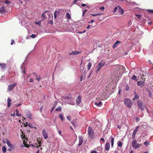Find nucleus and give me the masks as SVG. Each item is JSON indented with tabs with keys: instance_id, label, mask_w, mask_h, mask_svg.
<instances>
[{
	"instance_id": "26",
	"label": "nucleus",
	"mask_w": 153,
	"mask_h": 153,
	"mask_svg": "<svg viewBox=\"0 0 153 153\" xmlns=\"http://www.w3.org/2000/svg\"><path fill=\"white\" fill-rule=\"evenodd\" d=\"M19 111L17 110L16 111V115L18 116H21L22 114H19Z\"/></svg>"
},
{
	"instance_id": "44",
	"label": "nucleus",
	"mask_w": 153,
	"mask_h": 153,
	"mask_svg": "<svg viewBox=\"0 0 153 153\" xmlns=\"http://www.w3.org/2000/svg\"><path fill=\"white\" fill-rule=\"evenodd\" d=\"M104 7H100V9L101 10V11H103V10H104Z\"/></svg>"
},
{
	"instance_id": "5",
	"label": "nucleus",
	"mask_w": 153,
	"mask_h": 153,
	"mask_svg": "<svg viewBox=\"0 0 153 153\" xmlns=\"http://www.w3.org/2000/svg\"><path fill=\"white\" fill-rule=\"evenodd\" d=\"M124 103L126 106L129 108H130L132 104V102L130 100L128 99H126L124 101Z\"/></svg>"
},
{
	"instance_id": "21",
	"label": "nucleus",
	"mask_w": 153,
	"mask_h": 153,
	"mask_svg": "<svg viewBox=\"0 0 153 153\" xmlns=\"http://www.w3.org/2000/svg\"><path fill=\"white\" fill-rule=\"evenodd\" d=\"M135 93V96L133 98V100H137L139 98V96L138 95L136 94L135 92H134Z\"/></svg>"
},
{
	"instance_id": "3",
	"label": "nucleus",
	"mask_w": 153,
	"mask_h": 153,
	"mask_svg": "<svg viewBox=\"0 0 153 153\" xmlns=\"http://www.w3.org/2000/svg\"><path fill=\"white\" fill-rule=\"evenodd\" d=\"M137 104L140 109L141 111L144 110L146 107V106L142 101L140 100H138L137 101Z\"/></svg>"
},
{
	"instance_id": "36",
	"label": "nucleus",
	"mask_w": 153,
	"mask_h": 153,
	"mask_svg": "<svg viewBox=\"0 0 153 153\" xmlns=\"http://www.w3.org/2000/svg\"><path fill=\"white\" fill-rule=\"evenodd\" d=\"M2 150L3 152L4 153L5 152H6L7 149L5 146H3L2 148Z\"/></svg>"
},
{
	"instance_id": "63",
	"label": "nucleus",
	"mask_w": 153,
	"mask_h": 153,
	"mask_svg": "<svg viewBox=\"0 0 153 153\" xmlns=\"http://www.w3.org/2000/svg\"><path fill=\"white\" fill-rule=\"evenodd\" d=\"M81 5L82 7H84L85 6H86V4H81Z\"/></svg>"
},
{
	"instance_id": "14",
	"label": "nucleus",
	"mask_w": 153,
	"mask_h": 153,
	"mask_svg": "<svg viewBox=\"0 0 153 153\" xmlns=\"http://www.w3.org/2000/svg\"><path fill=\"white\" fill-rule=\"evenodd\" d=\"M110 148V144L108 143H107L105 146V149L108 151Z\"/></svg>"
},
{
	"instance_id": "27",
	"label": "nucleus",
	"mask_w": 153,
	"mask_h": 153,
	"mask_svg": "<svg viewBox=\"0 0 153 153\" xmlns=\"http://www.w3.org/2000/svg\"><path fill=\"white\" fill-rule=\"evenodd\" d=\"M131 79L134 80H135L136 81H137V76H136L135 75H134L132 76V77H131Z\"/></svg>"
},
{
	"instance_id": "57",
	"label": "nucleus",
	"mask_w": 153,
	"mask_h": 153,
	"mask_svg": "<svg viewBox=\"0 0 153 153\" xmlns=\"http://www.w3.org/2000/svg\"><path fill=\"white\" fill-rule=\"evenodd\" d=\"M140 120V118L138 117H137L136 118V121H137V122H139Z\"/></svg>"
},
{
	"instance_id": "47",
	"label": "nucleus",
	"mask_w": 153,
	"mask_h": 153,
	"mask_svg": "<svg viewBox=\"0 0 153 153\" xmlns=\"http://www.w3.org/2000/svg\"><path fill=\"white\" fill-rule=\"evenodd\" d=\"M4 3L6 4H9L10 3V2L9 1H6L4 2Z\"/></svg>"
},
{
	"instance_id": "64",
	"label": "nucleus",
	"mask_w": 153,
	"mask_h": 153,
	"mask_svg": "<svg viewBox=\"0 0 153 153\" xmlns=\"http://www.w3.org/2000/svg\"><path fill=\"white\" fill-rule=\"evenodd\" d=\"M100 140H102V141H103L104 142H105V140H104V139L103 138H101L100 139Z\"/></svg>"
},
{
	"instance_id": "39",
	"label": "nucleus",
	"mask_w": 153,
	"mask_h": 153,
	"mask_svg": "<svg viewBox=\"0 0 153 153\" xmlns=\"http://www.w3.org/2000/svg\"><path fill=\"white\" fill-rule=\"evenodd\" d=\"M35 76H36V79L38 80V81H39L40 79V76L39 77H38L36 74L35 75Z\"/></svg>"
},
{
	"instance_id": "59",
	"label": "nucleus",
	"mask_w": 153,
	"mask_h": 153,
	"mask_svg": "<svg viewBox=\"0 0 153 153\" xmlns=\"http://www.w3.org/2000/svg\"><path fill=\"white\" fill-rule=\"evenodd\" d=\"M14 43V41L13 40H11V45H13V43Z\"/></svg>"
},
{
	"instance_id": "29",
	"label": "nucleus",
	"mask_w": 153,
	"mask_h": 153,
	"mask_svg": "<svg viewBox=\"0 0 153 153\" xmlns=\"http://www.w3.org/2000/svg\"><path fill=\"white\" fill-rule=\"evenodd\" d=\"M149 142L148 141H146L144 142L143 145H145L146 146H147L149 145Z\"/></svg>"
},
{
	"instance_id": "46",
	"label": "nucleus",
	"mask_w": 153,
	"mask_h": 153,
	"mask_svg": "<svg viewBox=\"0 0 153 153\" xmlns=\"http://www.w3.org/2000/svg\"><path fill=\"white\" fill-rule=\"evenodd\" d=\"M87 11V10H85L83 11L82 13V16H84V14Z\"/></svg>"
},
{
	"instance_id": "51",
	"label": "nucleus",
	"mask_w": 153,
	"mask_h": 153,
	"mask_svg": "<svg viewBox=\"0 0 153 153\" xmlns=\"http://www.w3.org/2000/svg\"><path fill=\"white\" fill-rule=\"evenodd\" d=\"M55 108V106H53V107H52V109H51V112H52V111Z\"/></svg>"
},
{
	"instance_id": "40",
	"label": "nucleus",
	"mask_w": 153,
	"mask_h": 153,
	"mask_svg": "<svg viewBox=\"0 0 153 153\" xmlns=\"http://www.w3.org/2000/svg\"><path fill=\"white\" fill-rule=\"evenodd\" d=\"M48 23L49 24H51L52 25L53 24V19H51L49 21Z\"/></svg>"
},
{
	"instance_id": "53",
	"label": "nucleus",
	"mask_w": 153,
	"mask_h": 153,
	"mask_svg": "<svg viewBox=\"0 0 153 153\" xmlns=\"http://www.w3.org/2000/svg\"><path fill=\"white\" fill-rule=\"evenodd\" d=\"M57 101H55L54 102V105H53V106H55V107L57 105Z\"/></svg>"
},
{
	"instance_id": "33",
	"label": "nucleus",
	"mask_w": 153,
	"mask_h": 153,
	"mask_svg": "<svg viewBox=\"0 0 153 153\" xmlns=\"http://www.w3.org/2000/svg\"><path fill=\"white\" fill-rule=\"evenodd\" d=\"M48 11H45V12H44V13H43L42 14V17L43 18V19H45V17L44 15V14L45 13L47 12H48Z\"/></svg>"
},
{
	"instance_id": "8",
	"label": "nucleus",
	"mask_w": 153,
	"mask_h": 153,
	"mask_svg": "<svg viewBox=\"0 0 153 153\" xmlns=\"http://www.w3.org/2000/svg\"><path fill=\"white\" fill-rule=\"evenodd\" d=\"M16 84V83H15L14 84L9 85L7 89L9 91H10L15 87Z\"/></svg>"
},
{
	"instance_id": "18",
	"label": "nucleus",
	"mask_w": 153,
	"mask_h": 153,
	"mask_svg": "<svg viewBox=\"0 0 153 153\" xmlns=\"http://www.w3.org/2000/svg\"><path fill=\"white\" fill-rule=\"evenodd\" d=\"M120 42V41L117 40L115 43H114L112 47L113 48H115L117 45Z\"/></svg>"
},
{
	"instance_id": "1",
	"label": "nucleus",
	"mask_w": 153,
	"mask_h": 153,
	"mask_svg": "<svg viewBox=\"0 0 153 153\" xmlns=\"http://www.w3.org/2000/svg\"><path fill=\"white\" fill-rule=\"evenodd\" d=\"M62 102L69 104L73 105L74 104V99L69 95H68L66 96L63 97L62 98Z\"/></svg>"
},
{
	"instance_id": "48",
	"label": "nucleus",
	"mask_w": 153,
	"mask_h": 153,
	"mask_svg": "<svg viewBox=\"0 0 153 153\" xmlns=\"http://www.w3.org/2000/svg\"><path fill=\"white\" fill-rule=\"evenodd\" d=\"M4 117V114L0 113V117H1V118H3Z\"/></svg>"
},
{
	"instance_id": "55",
	"label": "nucleus",
	"mask_w": 153,
	"mask_h": 153,
	"mask_svg": "<svg viewBox=\"0 0 153 153\" xmlns=\"http://www.w3.org/2000/svg\"><path fill=\"white\" fill-rule=\"evenodd\" d=\"M28 126H29V127L30 128H33V127H32V125L30 123H29L28 125Z\"/></svg>"
},
{
	"instance_id": "32",
	"label": "nucleus",
	"mask_w": 153,
	"mask_h": 153,
	"mask_svg": "<svg viewBox=\"0 0 153 153\" xmlns=\"http://www.w3.org/2000/svg\"><path fill=\"white\" fill-rule=\"evenodd\" d=\"M66 17L69 19H71V17L69 13H68L66 14Z\"/></svg>"
},
{
	"instance_id": "30",
	"label": "nucleus",
	"mask_w": 153,
	"mask_h": 153,
	"mask_svg": "<svg viewBox=\"0 0 153 153\" xmlns=\"http://www.w3.org/2000/svg\"><path fill=\"white\" fill-rule=\"evenodd\" d=\"M105 64L103 63H102L101 62H100V63H99L98 65L101 68H102L103 66Z\"/></svg>"
},
{
	"instance_id": "10",
	"label": "nucleus",
	"mask_w": 153,
	"mask_h": 153,
	"mask_svg": "<svg viewBox=\"0 0 153 153\" xmlns=\"http://www.w3.org/2000/svg\"><path fill=\"white\" fill-rule=\"evenodd\" d=\"M25 113L26 114L27 116L30 119L32 118V114L31 112L28 111H26L25 112Z\"/></svg>"
},
{
	"instance_id": "13",
	"label": "nucleus",
	"mask_w": 153,
	"mask_h": 153,
	"mask_svg": "<svg viewBox=\"0 0 153 153\" xmlns=\"http://www.w3.org/2000/svg\"><path fill=\"white\" fill-rule=\"evenodd\" d=\"M42 134L44 136V138L45 139H46L48 138V134L45 130L43 129V130L42 131Z\"/></svg>"
},
{
	"instance_id": "25",
	"label": "nucleus",
	"mask_w": 153,
	"mask_h": 153,
	"mask_svg": "<svg viewBox=\"0 0 153 153\" xmlns=\"http://www.w3.org/2000/svg\"><path fill=\"white\" fill-rule=\"evenodd\" d=\"M59 12L58 11H55L54 13V17L55 18H56V16L59 14Z\"/></svg>"
},
{
	"instance_id": "35",
	"label": "nucleus",
	"mask_w": 153,
	"mask_h": 153,
	"mask_svg": "<svg viewBox=\"0 0 153 153\" xmlns=\"http://www.w3.org/2000/svg\"><path fill=\"white\" fill-rule=\"evenodd\" d=\"M62 110V108L61 107H59L55 110L56 111H60Z\"/></svg>"
},
{
	"instance_id": "17",
	"label": "nucleus",
	"mask_w": 153,
	"mask_h": 153,
	"mask_svg": "<svg viewBox=\"0 0 153 153\" xmlns=\"http://www.w3.org/2000/svg\"><path fill=\"white\" fill-rule=\"evenodd\" d=\"M11 99L10 98H8L7 100V107H10L11 105Z\"/></svg>"
},
{
	"instance_id": "45",
	"label": "nucleus",
	"mask_w": 153,
	"mask_h": 153,
	"mask_svg": "<svg viewBox=\"0 0 153 153\" xmlns=\"http://www.w3.org/2000/svg\"><path fill=\"white\" fill-rule=\"evenodd\" d=\"M136 16L138 18V19H140L141 17V15H136Z\"/></svg>"
},
{
	"instance_id": "7",
	"label": "nucleus",
	"mask_w": 153,
	"mask_h": 153,
	"mask_svg": "<svg viewBox=\"0 0 153 153\" xmlns=\"http://www.w3.org/2000/svg\"><path fill=\"white\" fill-rule=\"evenodd\" d=\"M81 97L80 96H78L76 100V103L77 105L80 106H82V104L81 103Z\"/></svg>"
},
{
	"instance_id": "54",
	"label": "nucleus",
	"mask_w": 153,
	"mask_h": 153,
	"mask_svg": "<svg viewBox=\"0 0 153 153\" xmlns=\"http://www.w3.org/2000/svg\"><path fill=\"white\" fill-rule=\"evenodd\" d=\"M126 89L127 91H128L129 90V87L128 85L126 86Z\"/></svg>"
},
{
	"instance_id": "31",
	"label": "nucleus",
	"mask_w": 153,
	"mask_h": 153,
	"mask_svg": "<svg viewBox=\"0 0 153 153\" xmlns=\"http://www.w3.org/2000/svg\"><path fill=\"white\" fill-rule=\"evenodd\" d=\"M111 146L112 147L113 146L114 142V138L112 137L111 138Z\"/></svg>"
},
{
	"instance_id": "15",
	"label": "nucleus",
	"mask_w": 153,
	"mask_h": 153,
	"mask_svg": "<svg viewBox=\"0 0 153 153\" xmlns=\"http://www.w3.org/2000/svg\"><path fill=\"white\" fill-rule=\"evenodd\" d=\"M79 143L78 144L79 146H81L83 142V137L81 136L79 137Z\"/></svg>"
},
{
	"instance_id": "28",
	"label": "nucleus",
	"mask_w": 153,
	"mask_h": 153,
	"mask_svg": "<svg viewBox=\"0 0 153 153\" xmlns=\"http://www.w3.org/2000/svg\"><path fill=\"white\" fill-rule=\"evenodd\" d=\"M91 66V64L90 62H89L87 65L88 70H89Z\"/></svg>"
},
{
	"instance_id": "43",
	"label": "nucleus",
	"mask_w": 153,
	"mask_h": 153,
	"mask_svg": "<svg viewBox=\"0 0 153 153\" xmlns=\"http://www.w3.org/2000/svg\"><path fill=\"white\" fill-rule=\"evenodd\" d=\"M141 135L143 137H144L146 136V133H143L141 134Z\"/></svg>"
},
{
	"instance_id": "49",
	"label": "nucleus",
	"mask_w": 153,
	"mask_h": 153,
	"mask_svg": "<svg viewBox=\"0 0 153 153\" xmlns=\"http://www.w3.org/2000/svg\"><path fill=\"white\" fill-rule=\"evenodd\" d=\"M36 35L35 34H32L31 35V37L32 38H35V37H36Z\"/></svg>"
},
{
	"instance_id": "23",
	"label": "nucleus",
	"mask_w": 153,
	"mask_h": 153,
	"mask_svg": "<svg viewBox=\"0 0 153 153\" xmlns=\"http://www.w3.org/2000/svg\"><path fill=\"white\" fill-rule=\"evenodd\" d=\"M0 66L1 67V68L2 69L5 68L6 66V65L4 63H0Z\"/></svg>"
},
{
	"instance_id": "41",
	"label": "nucleus",
	"mask_w": 153,
	"mask_h": 153,
	"mask_svg": "<svg viewBox=\"0 0 153 153\" xmlns=\"http://www.w3.org/2000/svg\"><path fill=\"white\" fill-rule=\"evenodd\" d=\"M147 12L149 13H153V10H148Z\"/></svg>"
},
{
	"instance_id": "38",
	"label": "nucleus",
	"mask_w": 153,
	"mask_h": 153,
	"mask_svg": "<svg viewBox=\"0 0 153 153\" xmlns=\"http://www.w3.org/2000/svg\"><path fill=\"white\" fill-rule=\"evenodd\" d=\"M59 117L63 121L64 119V117L62 114H60L59 116Z\"/></svg>"
},
{
	"instance_id": "6",
	"label": "nucleus",
	"mask_w": 153,
	"mask_h": 153,
	"mask_svg": "<svg viewBox=\"0 0 153 153\" xmlns=\"http://www.w3.org/2000/svg\"><path fill=\"white\" fill-rule=\"evenodd\" d=\"M140 145L138 144H137V140H136L134 139L133 140L132 143V146L134 149L138 148Z\"/></svg>"
},
{
	"instance_id": "16",
	"label": "nucleus",
	"mask_w": 153,
	"mask_h": 153,
	"mask_svg": "<svg viewBox=\"0 0 153 153\" xmlns=\"http://www.w3.org/2000/svg\"><path fill=\"white\" fill-rule=\"evenodd\" d=\"M80 53V52L75 51H74L73 52L70 53L69 54L70 55H75L79 54Z\"/></svg>"
},
{
	"instance_id": "24",
	"label": "nucleus",
	"mask_w": 153,
	"mask_h": 153,
	"mask_svg": "<svg viewBox=\"0 0 153 153\" xmlns=\"http://www.w3.org/2000/svg\"><path fill=\"white\" fill-rule=\"evenodd\" d=\"M102 102H100L98 103L96 102L95 103V105L98 106H100L102 105Z\"/></svg>"
},
{
	"instance_id": "9",
	"label": "nucleus",
	"mask_w": 153,
	"mask_h": 153,
	"mask_svg": "<svg viewBox=\"0 0 153 153\" xmlns=\"http://www.w3.org/2000/svg\"><path fill=\"white\" fill-rule=\"evenodd\" d=\"M139 127V126H138L134 130V131L132 134V139H134L135 137V135L136 134V133L138 131V128Z\"/></svg>"
},
{
	"instance_id": "56",
	"label": "nucleus",
	"mask_w": 153,
	"mask_h": 153,
	"mask_svg": "<svg viewBox=\"0 0 153 153\" xmlns=\"http://www.w3.org/2000/svg\"><path fill=\"white\" fill-rule=\"evenodd\" d=\"M91 153H97V152L96 151L93 150L91 152Z\"/></svg>"
},
{
	"instance_id": "52",
	"label": "nucleus",
	"mask_w": 153,
	"mask_h": 153,
	"mask_svg": "<svg viewBox=\"0 0 153 153\" xmlns=\"http://www.w3.org/2000/svg\"><path fill=\"white\" fill-rule=\"evenodd\" d=\"M85 32V30H84V31H83V32H80V31H79L77 32V33H84Z\"/></svg>"
},
{
	"instance_id": "58",
	"label": "nucleus",
	"mask_w": 153,
	"mask_h": 153,
	"mask_svg": "<svg viewBox=\"0 0 153 153\" xmlns=\"http://www.w3.org/2000/svg\"><path fill=\"white\" fill-rule=\"evenodd\" d=\"M34 81V80L32 78H31L30 79V82H33Z\"/></svg>"
},
{
	"instance_id": "37",
	"label": "nucleus",
	"mask_w": 153,
	"mask_h": 153,
	"mask_svg": "<svg viewBox=\"0 0 153 153\" xmlns=\"http://www.w3.org/2000/svg\"><path fill=\"white\" fill-rule=\"evenodd\" d=\"M117 144L118 146L120 147H122V143L121 142H120V141H118V142Z\"/></svg>"
},
{
	"instance_id": "4",
	"label": "nucleus",
	"mask_w": 153,
	"mask_h": 153,
	"mask_svg": "<svg viewBox=\"0 0 153 153\" xmlns=\"http://www.w3.org/2000/svg\"><path fill=\"white\" fill-rule=\"evenodd\" d=\"M88 133L89 135V137L93 139L94 137V131L92 127L91 126H88Z\"/></svg>"
},
{
	"instance_id": "42",
	"label": "nucleus",
	"mask_w": 153,
	"mask_h": 153,
	"mask_svg": "<svg viewBox=\"0 0 153 153\" xmlns=\"http://www.w3.org/2000/svg\"><path fill=\"white\" fill-rule=\"evenodd\" d=\"M119 7H120L118 6V7H115L114 9V12H115V11H116L118 10H119Z\"/></svg>"
},
{
	"instance_id": "20",
	"label": "nucleus",
	"mask_w": 153,
	"mask_h": 153,
	"mask_svg": "<svg viewBox=\"0 0 153 153\" xmlns=\"http://www.w3.org/2000/svg\"><path fill=\"white\" fill-rule=\"evenodd\" d=\"M119 12L121 14H123L124 13V11L123 9L121 8L120 7H119Z\"/></svg>"
},
{
	"instance_id": "50",
	"label": "nucleus",
	"mask_w": 153,
	"mask_h": 153,
	"mask_svg": "<svg viewBox=\"0 0 153 153\" xmlns=\"http://www.w3.org/2000/svg\"><path fill=\"white\" fill-rule=\"evenodd\" d=\"M67 119L69 121L71 120V118L70 117V116H68L67 117Z\"/></svg>"
},
{
	"instance_id": "2",
	"label": "nucleus",
	"mask_w": 153,
	"mask_h": 153,
	"mask_svg": "<svg viewBox=\"0 0 153 153\" xmlns=\"http://www.w3.org/2000/svg\"><path fill=\"white\" fill-rule=\"evenodd\" d=\"M123 68H124V67L122 65H117L116 66L114 72V76L115 77H117L120 72V69H123Z\"/></svg>"
},
{
	"instance_id": "62",
	"label": "nucleus",
	"mask_w": 153,
	"mask_h": 153,
	"mask_svg": "<svg viewBox=\"0 0 153 153\" xmlns=\"http://www.w3.org/2000/svg\"><path fill=\"white\" fill-rule=\"evenodd\" d=\"M11 116H14V117L15 116V112H13V114H11Z\"/></svg>"
},
{
	"instance_id": "60",
	"label": "nucleus",
	"mask_w": 153,
	"mask_h": 153,
	"mask_svg": "<svg viewBox=\"0 0 153 153\" xmlns=\"http://www.w3.org/2000/svg\"><path fill=\"white\" fill-rule=\"evenodd\" d=\"M91 15H92L93 16H98V14H91Z\"/></svg>"
},
{
	"instance_id": "12",
	"label": "nucleus",
	"mask_w": 153,
	"mask_h": 153,
	"mask_svg": "<svg viewBox=\"0 0 153 153\" xmlns=\"http://www.w3.org/2000/svg\"><path fill=\"white\" fill-rule=\"evenodd\" d=\"M6 143L7 145L10 148L13 149V147L14 146L12 145L11 143L9 142V140L8 139H6Z\"/></svg>"
},
{
	"instance_id": "19",
	"label": "nucleus",
	"mask_w": 153,
	"mask_h": 153,
	"mask_svg": "<svg viewBox=\"0 0 153 153\" xmlns=\"http://www.w3.org/2000/svg\"><path fill=\"white\" fill-rule=\"evenodd\" d=\"M6 10L4 7H2L0 8V13H4L6 12Z\"/></svg>"
},
{
	"instance_id": "34",
	"label": "nucleus",
	"mask_w": 153,
	"mask_h": 153,
	"mask_svg": "<svg viewBox=\"0 0 153 153\" xmlns=\"http://www.w3.org/2000/svg\"><path fill=\"white\" fill-rule=\"evenodd\" d=\"M48 16L49 17V19H53V15L51 13H50L48 14Z\"/></svg>"
},
{
	"instance_id": "61",
	"label": "nucleus",
	"mask_w": 153,
	"mask_h": 153,
	"mask_svg": "<svg viewBox=\"0 0 153 153\" xmlns=\"http://www.w3.org/2000/svg\"><path fill=\"white\" fill-rule=\"evenodd\" d=\"M61 131H60V130H59V131H58V133H59V134L60 135H61Z\"/></svg>"
},
{
	"instance_id": "22",
	"label": "nucleus",
	"mask_w": 153,
	"mask_h": 153,
	"mask_svg": "<svg viewBox=\"0 0 153 153\" xmlns=\"http://www.w3.org/2000/svg\"><path fill=\"white\" fill-rule=\"evenodd\" d=\"M101 68L99 66L97 65V66L96 68V73H98L99 71L100 70V69Z\"/></svg>"
},
{
	"instance_id": "11",
	"label": "nucleus",
	"mask_w": 153,
	"mask_h": 153,
	"mask_svg": "<svg viewBox=\"0 0 153 153\" xmlns=\"http://www.w3.org/2000/svg\"><path fill=\"white\" fill-rule=\"evenodd\" d=\"M137 85L140 87H143L145 85V82L144 81H138L137 82Z\"/></svg>"
}]
</instances>
